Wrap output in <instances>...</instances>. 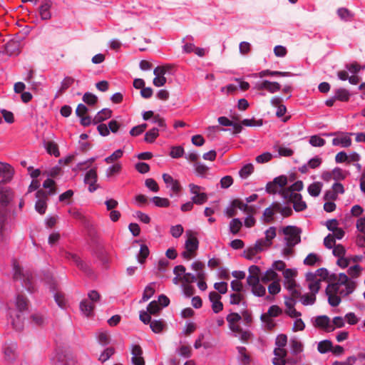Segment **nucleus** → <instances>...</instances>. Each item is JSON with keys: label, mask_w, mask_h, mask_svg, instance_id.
I'll return each mask as SVG.
<instances>
[{"label": "nucleus", "mask_w": 365, "mask_h": 365, "mask_svg": "<svg viewBox=\"0 0 365 365\" xmlns=\"http://www.w3.org/2000/svg\"><path fill=\"white\" fill-rule=\"evenodd\" d=\"M293 207L295 211L300 212L302 210H304L307 208V204L304 201L302 200V195H300V197L299 199L296 198L292 202Z\"/></svg>", "instance_id": "obj_49"}, {"label": "nucleus", "mask_w": 365, "mask_h": 365, "mask_svg": "<svg viewBox=\"0 0 365 365\" xmlns=\"http://www.w3.org/2000/svg\"><path fill=\"white\" fill-rule=\"evenodd\" d=\"M150 327L153 332L160 333L165 327V324L162 320H153L150 323Z\"/></svg>", "instance_id": "obj_45"}, {"label": "nucleus", "mask_w": 365, "mask_h": 365, "mask_svg": "<svg viewBox=\"0 0 365 365\" xmlns=\"http://www.w3.org/2000/svg\"><path fill=\"white\" fill-rule=\"evenodd\" d=\"M112 111L108 108H103L99 111L93 118L95 123H101L109 118H110Z\"/></svg>", "instance_id": "obj_30"}, {"label": "nucleus", "mask_w": 365, "mask_h": 365, "mask_svg": "<svg viewBox=\"0 0 365 365\" xmlns=\"http://www.w3.org/2000/svg\"><path fill=\"white\" fill-rule=\"evenodd\" d=\"M280 290L281 287L279 280L272 282L268 287V292L272 295L278 294Z\"/></svg>", "instance_id": "obj_59"}, {"label": "nucleus", "mask_w": 365, "mask_h": 365, "mask_svg": "<svg viewBox=\"0 0 365 365\" xmlns=\"http://www.w3.org/2000/svg\"><path fill=\"white\" fill-rule=\"evenodd\" d=\"M151 201L154 205L158 207H168L170 206V201L168 198L160 197H153L151 198Z\"/></svg>", "instance_id": "obj_44"}, {"label": "nucleus", "mask_w": 365, "mask_h": 365, "mask_svg": "<svg viewBox=\"0 0 365 365\" xmlns=\"http://www.w3.org/2000/svg\"><path fill=\"white\" fill-rule=\"evenodd\" d=\"M93 309V304L87 299L83 300L80 304V309L81 312L86 317L92 315Z\"/></svg>", "instance_id": "obj_27"}, {"label": "nucleus", "mask_w": 365, "mask_h": 365, "mask_svg": "<svg viewBox=\"0 0 365 365\" xmlns=\"http://www.w3.org/2000/svg\"><path fill=\"white\" fill-rule=\"evenodd\" d=\"M334 96L336 100L346 102L349 101L350 93L346 89L339 88L336 91Z\"/></svg>", "instance_id": "obj_43"}, {"label": "nucleus", "mask_w": 365, "mask_h": 365, "mask_svg": "<svg viewBox=\"0 0 365 365\" xmlns=\"http://www.w3.org/2000/svg\"><path fill=\"white\" fill-rule=\"evenodd\" d=\"M123 150L122 149H118L114 151L110 155L106 157L104 161L107 164H111L121 158L123 155Z\"/></svg>", "instance_id": "obj_35"}, {"label": "nucleus", "mask_w": 365, "mask_h": 365, "mask_svg": "<svg viewBox=\"0 0 365 365\" xmlns=\"http://www.w3.org/2000/svg\"><path fill=\"white\" fill-rule=\"evenodd\" d=\"M209 299L212 303V309L215 313H219L223 309V304L220 301L221 296L216 292H211L209 294Z\"/></svg>", "instance_id": "obj_17"}, {"label": "nucleus", "mask_w": 365, "mask_h": 365, "mask_svg": "<svg viewBox=\"0 0 365 365\" xmlns=\"http://www.w3.org/2000/svg\"><path fill=\"white\" fill-rule=\"evenodd\" d=\"M336 137L332 139V145L334 146H341L342 148H349L351 145V136L352 133H334Z\"/></svg>", "instance_id": "obj_11"}, {"label": "nucleus", "mask_w": 365, "mask_h": 365, "mask_svg": "<svg viewBox=\"0 0 365 365\" xmlns=\"http://www.w3.org/2000/svg\"><path fill=\"white\" fill-rule=\"evenodd\" d=\"M337 14L341 19L344 21H349L352 19V14L345 8H340L337 10Z\"/></svg>", "instance_id": "obj_52"}, {"label": "nucleus", "mask_w": 365, "mask_h": 365, "mask_svg": "<svg viewBox=\"0 0 365 365\" xmlns=\"http://www.w3.org/2000/svg\"><path fill=\"white\" fill-rule=\"evenodd\" d=\"M284 235V241L286 245L295 246L301 241V230L294 226H286L282 229Z\"/></svg>", "instance_id": "obj_4"}, {"label": "nucleus", "mask_w": 365, "mask_h": 365, "mask_svg": "<svg viewBox=\"0 0 365 365\" xmlns=\"http://www.w3.org/2000/svg\"><path fill=\"white\" fill-rule=\"evenodd\" d=\"M332 348V343L329 340H324L319 342L317 346V350L321 354H325L331 351Z\"/></svg>", "instance_id": "obj_42"}, {"label": "nucleus", "mask_w": 365, "mask_h": 365, "mask_svg": "<svg viewBox=\"0 0 365 365\" xmlns=\"http://www.w3.org/2000/svg\"><path fill=\"white\" fill-rule=\"evenodd\" d=\"M15 304L16 311L11 312V324L13 327L20 331L24 327V312L27 309L28 304L26 299L22 295H18L16 298Z\"/></svg>", "instance_id": "obj_2"}, {"label": "nucleus", "mask_w": 365, "mask_h": 365, "mask_svg": "<svg viewBox=\"0 0 365 365\" xmlns=\"http://www.w3.org/2000/svg\"><path fill=\"white\" fill-rule=\"evenodd\" d=\"M276 228L270 227L265 231V242L267 245H272V240L276 237Z\"/></svg>", "instance_id": "obj_48"}, {"label": "nucleus", "mask_w": 365, "mask_h": 365, "mask_svg": "<svg viewBox=\"0 0 365 365\" xmlns=\"http://www.w3.org/2000/svg\"><path fill=\"white\" fill-rule=\"evenodd\" d=\"M159 135V130L153 128L145 133L144 140L146 143H152Z\"/></svg>", "instance_id": "obj_37"}, {"label": "nucleus", "mask_w": 365, "mask_h": 365, "mask_svg": "<svg viewBox=\"0 0 365 365\" xmlns=\"http://www.w3.org/2000/svg\"><path fill=\"white\" fill-rule=\"evenodd\" d=\"M344 319L350 325H355L359 322L360 318L358 317L354 312H349L344 316Z\"/></svg>", "instance_id": "obj_60"}, {"label": "nucleus", "mask_w": 365, "mask_h": 365, "mask_svg": "<svg viewBox=\"0 0 365 365\" xmlns=\"http://www.w3.org/2000/svg\"><path fill=\"white\" fill-rule=\"evenodd\" d=\"M198 240L195 237L190 235L185 241V251L182 253L183 258L190 259L195 255V251L198 248Z\"/></svg>", "instance_id": "obj_7"}, {"label": "nucleus", "mask_w": 365, "mask_h": 365, "mask_svg": "<svg viewBox=\"0 0 365 365\" xmlns=\"http://www.w3.org/2000/svg\"><path fill=\"white\" fill-rule=\"evenodd\" d=\"M162 177L167 188H169L171 191L170 196L172 197L174 195H178L182 190L179 181L168 173H163Z\"/></svg>", "instance_id": "obj_8"}, {"label": "nucleus", "mask_w": 365, "mask_h": 365, "mask_svg": "<svg viewBox=\"0 0 365 365\" xmlns=\"http://www.w3.org/2000/svg\"><path fill=\"white\" fill-rule=\"evenodd\" d=\"M189 189L191 195H192L191 200L196 205H202L207 200V195L205 192H202L204 190L203 187L190 183L189 185Z\"/></svg>", "instance_id": "obj_6"}, {"label": "nucleus", "mask_w": 365, "mask_h": 365, "mask_svg": "<svg viewBox=\"0 0 365 365\" xmlns=\"http://www.w3.org/2000/svg\"><path fill=\"white\" fill-rule=\"evenodd\" d=\"M308 287L311 294H304L301 298L304 305H312L316 301V294L320 289L322 282H328L326 289L328 301L331 306L336 307L341 302V297L351 294L355 288V284L349 279L346 274L340 273L329 275L328 270L320 268L314 272H308L306 274Z\"/></svg>", "instance_id": "obj_1"}, {"label": "nucleus", "mask_w": 365, "mask_h": 365, "mask_svg": "<svg viewBox=\"0 0 365 365\" xmlns=\"http://www.w3.org/2000/svg\"><path fill=\"white\" fill-rule=\"evenodd\" d=\"M145 186L153 192H158L159 190V186L156 181L153 178H148L145 181Z\"/></svg>", "instance_id": "obj_62"}, {"label": "nucleus", "mask_w": 365, "mask_h": 365, "mask_svg": "<svg viewBox=\"0 0 365 365\" xmlns=\"http://www.w3.org/2000/svg\"><path fill=\"white\" fill-rule=\"evenodd\" d=\"M242 226V221L238 218H234L230 222V231L233 235H236L239 232Z\"/></svg>", "instance_id": "obj_41"}, {"label": "nucleus", "mask_w": 365, "mask_h": 365, "mask_svg": "<svg viewBox=\"0 0 365 365\" xmlns=\"http://www.w3.org/2000/svg\"><path fill=\"white\" fill-rule=\"evenodd\" d=\"M254 170L252 164H247L244 165L240 170V175L242 178H247Z\"/></svg>", "instance_id": "obj_53"}, {"label": "nucleus", "mask_w": 365, "mask_h": 365, "mask_svg": "<svg viewBox=\"0 0 365 365\" xmlns=\"http://www.w3.org/2000/svg\"><path fill=\"white\" fill-rule=\"evenodd\" d=\"M53 2L51 0H42L39 6V15L42 20H48L51 18V9Z\"/></svg>", "instance_id": "obj_15"}, {"label": "nucleus", "mask_w": 365, "mask_h": 365, "mask_svg": "<svg viewBox=\"0 0 365 365\" xmlns=\"http://www.w3.org/2000/svg\"><path fill=\"white\" fill-rule=\"evenodd\" d=\"M309 142L314 147H322L326 143L324 139L317 135H312Z\"/></svg>", "instance_id": "obj_47"}, {"label": "nucleus", "mask_w": 365, "mask_h": 365, "mask_svg": "<svg viewBox=\"0 0 365 365\" xmlns=\"http://www.w3.org/2000/svg\"><path fill=\"white\" fill-rule=\"evenodd\" d=\"M282 313V309L277 305H272L265 314L270 317H276L279 316Z\"/></svg>", "instance_id": "obj_56"}, {"label": "nucleus", "mask_w": 365, "mask_h": 365, "mask_svg": "<svg viewBox=\"0 0 365 365\" xmlns=\"http://www.w3.org/2000/svg\"><path fill=\"white\" fill-rule=\"evenodd\" d=\"M274 357L272 360L274 365H285V357L287 351L284 348H275L274 350Z\"/></svg>", "instance_id": "obj_20"}, {"label": "nucleus", "mask_w": 365, "mask_h": 365, "mask_svg": "<svg viewBox=\"0 0 365 365\" xmlns=\"http://www.w3.org/2000/svg\"><path fill=\"white\" fill-rule=\"evenodd\" d=\"M314 325L315 327L322 329L327 332H331L334 330V327L331 324L330 319L326 315L317 317L315 319Z\"/></svg>", "instance_id": "obj_12"}, {"label": "nucleus", "mask_w": 365, "mask_h": 365, "mask_svg": "<svg viewBox=\"0 0 365 365\" xmlns=\"http://www.w3.org/2000/svg\"><path fill=\"white\" fill-rule=\"evenodd\" d=\"M98 341L102 346H106L109 343V334L106 331L99 332L97 335Z\"/></svg>", "instance_id": "obj_57"}, {"label": "nucleus", "mask_w": 365, "mask_h": 365, "mask_svg": "<svg viewBox=\"0 0 365 365\" xmlns=\"http://www.w3.org/2000/svg\"><path fill=\"white\" fill-rule=\"evenodd\" d=\"M13 271L14 278L20 280L26 289L31 291V274L28 270H24L16 262L13 264Z\"/></svg>", "instance_id": "obj_5"}, {"label": "nucleus", "mask_w": 365, "mask_h": 365, "mask_svg": "<svg viewBox=\"0 0 365 365\" xmlns=\"http://www.w3.org/2000/svg\"><path fill=\"white\" fill-rule=\"evenodd\" d=\"M260 269L256 265H252L249 267V276L247 278V282H255L259 279Z\"/></svg>", "instance_id": "obj_28"}, {"label": "nucleus", "mask_w": 365, "mask_h": 365, "mask_svg": "<svg viewBox=\"0 0 365 365\" xmlns=\"http://www.w3.org/2000/svg\"><path fill=\"white\" fill-rule=\"evenodd\" d=\"M279 195L285 201L290 202L300 197V194L294 192L290 187L280 190Z\"/></svg>", "instance_id": "obj_22"}, {"label": "nucleus", "mask_w": 365, "mask_h": 365, "mask_svg": "<svg viewBox=\"0 0 365 365\" xmlns=\"http://www.w3.org/2000/svg\"><path fill=\"white\" fill-rule=\"evenodd\" d=\"M332 249L333 255L338 258L336 264L342 269L348 267L352 261L356 262L358 259L357 256L346 257L345 248L341 245H336Z\"/></svg>", "instance_id": "obj_3"}, {"label": "nucleus", "mask_w": 365, "mask_h": 365, "mask_svg": "<svg viewBox=\"0 0 365 365\" xmlns=\"http://www.w3.org/2000/svg\"><path fill=\"white\" fill-rule=\"evenodd\" d=\"M160 309V305L156 301H152L147 307V310L150 314H156Z\"/></svg>", "instance_id": "obj_64"}, {"label": "nucleus", "mask_w": 365, "mask_h": 365, "mask_svg": "<svg viewBox=\"0 0 365 365\" xmlns=\"http://www.w3.org/2000/svg\"><path fill=\"white\" fill-rule=\"evenodd\" d=\"M131 354V361L133 365H145V360L142 356L143 350L139 345H132Z\"/></svg>", "instance_id": "obj_14"}, {"label": "nucleus", "mask_w": 365, "mask_h": 365, "mask_svg": "<svg viewBox=\"0 0 365 365\" xmlns=\"http://www.w3.org/2000/svg\"><path fill=\"white\" fill-rule=\"evenodd\" d=\"M284 287L288 289L293 297H299L300 292L297 289V283L294 279L284 280Z\"/></svg>", "instance_id": "obj_24"}, {"label": "nucleus", "mask_w": 365, "mask_h": 365, "mask_svg": "<svg viewBox=\"0 0 365 365\" xmlns=\"http://www.w3.org/2000/svg\"><path fill=\"white\" fill-rule=\"evenodd\" d=\"M122 170V165L120 163H116L109 166L106 170V176L110 179L115 175H118Z\"/></svg>", "instance_id": "obj_26"}, {"label": "nucleus", "mask_w": 365, "mask_h": 365, "mask_svg": "<svg viewBox=\"0 0 365 365\" xmlns=\"http://www.w3.org/2000/svg\"><path fill=\"white\" fill-rule=\"evenodd\" d=\"M234 333H235V336H239V339L243 342L247 341L252 336V334L250 331L243 330L241 327L240 331H234Z\"/></svg>", "instance_id": "obj_51"}, {"label": "nucleus", "mask_w": 365, "mask_h": 365, "mask_svg": "<svg viewBox=\"0 0 365 365\" xmlns=\"http://www.w3.org/2000/svg\"><path fill=\"white\" fill-rule=\"evenodd\" d=\"M36 197L39 198L35 205L36 210L40 214H44L46 210V202L45 200V193L43 190H38Z\"/></svg>", "instance_id": "obj_19"}, {"label": "nucleus", "mask_w": 365, "mask_h": 365, "mask_svg": "<svg viewBox=\"0 0 365 365\" xmlns=\"http://www.w3.org/2000/svg\"><path fill=\"white\" fill-rule=\"evenodd\" d=\"M349 269L347 270L348 274L352 278L358 277L362 271V268L359 264H356V262H351V264L349 265Z\"/></svg>", "instance_id": "obj_33"}, {"label": "nucleus", "mask_w": 365, "mask_h": 365, "mask_svg": "<svg viewBox=\"0 0 365 365\" xmlns=\"http://www.w3.org/2000/svg\"><path fill=\"white\" fill-rule=\"evenodd\" d=\"M261 252L260 249L257 248V246L255 245L252 247H250L245 250L244 252V256L246 259L252 260L255 258L256 255Z\"/></svg>", "instance_id": "obj_39"}, {"label": "nucleus", "mask_w": 365, "mask_h": 365, "mask_svg": "<svg viewBox=\"0 0 365 365\" xmlns=\"http://www.w3.org/2000/svg\"><path fill=\"white\" fill-rule=\"evenodd\" d=\"M6 217L4 214L0 215V236L1 239L6 237L10 232V228H8L6 225Z\"/></svg>", "instance_id": "obj_36"}, {"label": "nucleus", "mask_w": 365, "mask_h": 365, "mask_svg": "<svg viewBox=\"0 0 365 365\" xmlns=\"http://www.w3.org/2000/svg\"><path fill=\"white\" fill-rule=\"evenodd\" d=\"M247 284L251 287L252 292L254 295L262 297L265 294L266 289L259 283V279L256 280L255 282H247Z\"/></svg>", "instance_id": "obj_23"}, {"label": "nucleus", "mask_w": 365, "mask_h": 365, "mask_svg": "<svg viewBox=\"0 0 365 365\" xmlns=\"http://www.w3.org/2000/svg\"><path fill=\"white\" fill-rule=\"evenodd\" d=\"M264 283H267L270 281H278V274L272 269H269L266 271L264 275L261 278Z\"/></svg>", "instance_id": "obj_34"}, {"label": "nucleus", "mask_w": 365, "mask_h": 365, "mask_svg": "<svg viewBox=\"0 0 365 365\" xmlns=\"http://www.w3.org/2000/svg\"><path fill=\"white\" fill-rule=\"evenodd\" d=\"M331 176L334 180H341L345 178L346 175L341 168H336L331 171Z\"/></svg>", "instance_id": "obj_61"}, {"label": "nucleus", "mask_w": 365, "mask_h": 365, "mask_svg": "<svg viewBox=\"0 0 365 365\" xmlns=\"http://www.w3.org/2000/svg\"><path fill=\"white\" fill-rule=\"evenodd\" d=\"M272 158V155L269 152H265L256 157V162L258 163H264L269 162Z\"/></svg>", "instance_id": "obj_63"}, {"label": "nucleus", "mask_w": 365, "mask_h": 365, "mask_svg": "<svg viewBox=\"0 0 365 365\" xmlns=\"http://www.w3.org/2000/svg\"><path fill=\"white\" fill-rule=\"evenodd\" d=\"M295 297H286L285 298V306H286V313L292 318H297L301 316V313L297 312L294 309V305L296 304V301L294 299Z\"/></svg>", "instance_id": "obj_18"}, {"label": "nucleus", "mask_w": 365, "mask_h": 365, "mask_svg": "<svg viewBox=\"0 0 365 365\" xmlns=\"http://www.w3.org/2000/svg\"><path fill=\"white\" fill-rule=\"evenodd\" d=\"M242 317L237 313H230L227 316V322L228 323L229 329L232 331H240V325L239 322L241 320Z\"/></svg>", "instance_id": "obj_16"}, {"label": "nucleus", "mask_w": 365, "mask_h": 365, "mask_svg": "<svg viewBox=\"0 0 365 365\" xmlns=\"http://www.w3.org/2000/svg\"><path fill=\"white\" fill-rule=\"evenodd\" d=\"M17 345L16 343L5 344L4 346V355L6 361H14L17 358Z\"/></svg>", "instance_id": "obj_13"}, {"label": "nucleus", "mask_w": 365, "mask_h": 365, "mask_svg": "<svg viewBox=\"0 0 365 365\" xmlns=\"http://www.w3.org/2000/svg\"><path fill=\"white\" fill-rule=\"evenodd\" d=\"M150 253L148 247L145 245H141L139 254L138 255V260L140 264L144 263L145 259L148 257Z\"/></svg>", "instance_id": "obj_46"}, {"label": "nucleus", "mask_w": 365, "mask_h": 365, "mask_svg": "<svg viewBox=\"0 0 365 365\" xmlns=\"http://www.w3.org/2000/svg\"><path fill=\"white\" fill-rule=\"evenodd\" d=\"M98 180V174H97V168H93L90 169L85 175L84 177V182L85 184L88 185V191L90 192H93L98 190L99 187L98 184H97Z\"/></svg>", "instance_id": "obj_10"}, {"label": "nucleus", "mask_w": 365, "mask_h": 365, "mask_svg": "<svg viewBox=\"0 0 365 365\" xmlns=\"http://www.w3.org/2000/svg\"><path fill=\"white\" fill-rule=\"evenodd\" d=\"M192 268L197 272V278L198 279H205V274L203 272L204 264L199 261H195L192 264Z\"/></svg>", "instance_id": "obj_38"}, {"label": "nucleus", "mask_w": 365, "mask_h": 365, "mask_svg": "<svg viewBox=\"0 0 365 365\" xmlns=\"http://www.w3.org/2000/svg\"><path fill=\"white\" fill-rule=\"evenodd\" d=\"M46 148L49 154L53 155L55 157L60 155L58 148L56 143L53 142H48L46 145Z\"/></svg>", "instance_id": "obj_50"}, {"label": "nucleus", "mask_w": 365, "mask_h": 365, "mask_svg": "<svg viewBox=\"0 0 365 365\" xmlns=\"http://www.w3.org/2000/svg\"><path fill=\"white\" fill-rule=\"evenodd\" d=\"M155 284L154 282L150 283L144 289L142 301L146 302L150 298L152 297V296L155 293Z\"/></svg>", "instance_id": "obj_40"}, {"label": "nucleus", "mask_w": 365, "mask_h": 365, "mask_svg": "<svg viewBox=\"0 0 365 365\" xmlns=\"http://www.w3.org/2000/svg\"><path fill=\"white\" fill-rule=\"evenodd\" d=\"M322 188V184L319 182H314L309 185L307 191L312 197H317L319 195Z\"/></svg>", "instance_id": "obj_32"}, {"label": "nucleus", "mask_w": 365, "mask_h": 365, "mask_svg": "<svg viewBox=\"0 0 365 365\" xmlns=\"http://www.w3.org/2000/svg\"><path fill=\"white\" fill-rule=\"evenodd\" d=\"M4 48L9 56H16L20 52L19 42L16 40H10L5 44Z\"/></svg>", "instance_id": "obj_21"}, {"label": "nucleus", "mask_w": 365, "mask_h": 365, "mask_svg": "<svg viewBox=\"0 0 365 365\" xmlns=\"http://www.w3.org/2000/svg\"><path fill=\"white\" fill-rule=\"evenodd\" d=\"M233 205L234 206L237 207V208L247 214H253L255 212L253 206H250L247 205V203H245L238 199L233 200Z\"/></svg>", "instance_id": "obj_25"}, {"label": "nucleus", "mask_w": 365, "mask_h": 365, "mask_svg": "<svg viewBox=\"0 0 365 365\" xmlns=\"http://www.w3.org/2000/svg\"><path fill=\"white\" fill-rule=\"evenodd\" d=\"M237 351L239 354L238 358L242 364L241 365H249L250 362V357L247 354L246 348L244 346H238Z\"/></svg>", "instance_id": "obj_31"}, {"label": "nucleus", "mask_w": 365, "mask_h": 365, "mask_svg": "<svg viewBox=\"0 0 365 365\" xmlns=\"http://www.w3.org/2000/svg\"><path fill=\"white\" fill-rule=\"evenodd\" d=\"M184 154V149L181 146H175L171 148L170 155L173 158H179Z\"/></svg>", "instance_id": "obj_58"}, {"label": "nucleus", "mask_w": 365, "mask_h": 365, "mask_svg": "<svg viewBox=\"0 0 365 365\" xmlns=\"http://www.w3.org/2000/svg\"><path fill=\"white\" fill-rule=\"evenodd\" d=\"M115 350L112 347L106 349L100 355L98 360L101 362H105L114 354Z\"/></svg>", "instance_id": "obj_54"}, {"label": "nucleus", "mask_w": 365, "mask_h": 365, "mask_svg": "<svg viewBox=\"0 0 365 365\" xmlns=\"http://www.w3.org/2000/svg\"><path fill=\"white\" fill-rule=\"evenodd\" d=\"M254 88L257 91H267L269 93H275L280 91L281 85L276 81H270L268 80H263L259 82H257L254 86Z\"/></svg>", "instance_id": "obj_9"}, {"label": "nucleus", "mask_w": 365, "mask_h": 365, "mask_svg": "<svg viewBox=\"0 0 365 365\" xmlns=\"http://www.w3.org/2000/svg\"><path fill=\"white\" fill-rule=\"evenodd\" d=\"M291 351L294 354H297L303 351L302 343L296 337H292L289 340Z\"/></svg>", "instance_id": "obj_29"}, {"label": "nucleus", "mask_w": 365, "mask_h": 365, "mask_svg": "<svg viewBox=\"0 0 365 365\" xmlns=\"http://www.w3.org/2000/svg\"><path fill=\"white\" fill-rule=\"evenodd\" d=\"M183 232L184 229L181 225H176L170 227V234L175 238L180 237Z\"/></svg>", "instance_id": "obj_55"}]
</instances>
